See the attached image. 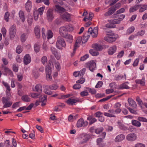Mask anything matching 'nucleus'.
I'll use <instances>...</instances> for the list:
<instances>
[{"label": "nucleus", "instance_id": "obj_5", "mask_svg": "<svg viewBox=\"0 0 147 147\" xmlns=\"http://www.w3.org/2000/svg\"><path fill=\"white\" fill-rule=\"evenodd\" d=\"M16 31V26L13 25L11 26L9 30V37L11 40L13 39L15 37Z\"/></svg>", "mask_w": 147, "mask_h": 147}, {"label": "nucleus", "instance_id": "obj_32", "mask_svg": "<svg viewBox=\"0 0 147 147\" xmlns=\"http://www.w3.org/2000/svg\"><path fill=\"white\" fill-rule=\"evenodd\" d=\"M55 7L56 9H57V11L60 13H62L63 12H65V9L64 8L60 6L56 5H55Z\"/></svg>", "mask_w": 147, "mask_h": 147}, {"label": "nucleus", "instance_id": "obj_16", "mask_svg": "<svg viewBox=\"0 0 147 147\" xmlns=\"http://www.w3.org/2000/svg\"><path fill=\"white\" fill-rule=\"evenodd\" d=\"M39 101L42 102L41 105L44 106L46 105L47 100V96L46 95H41L39 98Z\"/></svg>", "mask_w": 147, "mask_h": 147}, {"label": "nucleus", "instance_id": "obj_35", "mask_svg": "<svg viewBox=\"0 0 147 147\" xmlns=\"http://www.w3.org/2000/svg\"><path fill=\"white\" fill-rule=\"evenodd\" d=\"M94 47L97 51H101L103 49V47L100 45L95 44L94 46Z\"/></svg>", "mask_w": 147, "mask_h": 147}, {"label": "nucleus", "instance_id": "obj_10", "mask_svg": "<svg viewBox=\"0 0 147 147\" xmlns=\"http://www.w3.org/2000/svg\"><path fill=\"white\" fill-rule=\"evenodd\" d=\"M79 98H69L66 102L68 105H73L74 104L79 101Z\"/></svg>", "mask_w": 147, "mask_h": 147}, {"label": "nucleus", "instance_id": "obj_47", "mask_svg": "<svg viewBox=\"0 0 147 147\" xmlns=\"http://www.w3.org/2000/svg\"><path fill=\"white\" fill-rule=\"evenodd\" d=\"M39 13H38V10H34V19L35 20H37L38 17V14Z\"/></svg>", "mask_w": 147, "mask_h": 147}, {"label": "nucleus", "instance_id": "obj_38", "mask_svg": "<svg viewBox=\"0 0 147 147\" xmlns=\"http://www.w3.org/2000/svg\"><path fill=\"white\" fill-rule=\"evenodd\" d=\"M32 75L35 78H37L39 76V74L37 70L36 69H34L32 71Z\"/></svg>", "mask_w": 147, "mask_h": 147}, {"label": "nucleus", "instance_id": "obj_44", "mask_svg": "<svg viewBox=\"0 0 147 147\" xmlns=\"http://www.w3.org/2000/svg\"><path fill=\"white\" fill-rule=\"evenodd\" d=\"M136 100L138 104L142 108V105H143V103H142V100L140 99L139 97L137 96L136 97Z\"/></svg>", "mask_w": 147, "mask_h": 147}, {"label": "nucleus", "instance_id": "obj_48", "mask_svg": "<svg viewBox=\"0 0 147 147\" xmlns=\"http://www.w3.org/2000/svg\"><path fill=\"white\" fill-rule=\"evenodd\" d=\"M23 49L20 45H18L16 49V52L18 54H20L22 51Z\"/></svg>", "mask_w": 147, "mask_h": 147}, {"label": "nucleus", "instance_id": "obj_58", "mask_svg": "<svg viewBox=\"0 0 147 147\" xmlns=\"http://www.w3.org/2000/svg\"><path fill=\"white\" fill-rule=\"evenodd\" d=\"M45 7H42L38 9V13L40 15H42L43 13V11L45 9Z\"/></svg>", "mask_w": 147, "mask_h": 147}, {"label": "nucleus", "instance_id": "obj_2", "mask_svg": "<svg viewBox=\"0 0 147 147\" xmlns=\"http://www.w3.org/2000/svg\"><path fill=\"white\" fill-rule=\"evenodd\" d=\"M121 5L120 3H118L115 5V7H112L109 8L108 11L105 12L104 14V16L107 17L111 15L116 11V9L115 8L117 9L121 7Z\"/></svg>", "mask_w": 147, "mask_h": 147}, {"label": "nucleus", "instance_id": "obj_56", "mask_svg": "<svg viewBox=\"0 0 147 147\" xmlns=\"http://www.w3.org/2000/svg\"><path fill=\"white\" fill-rule=\"evenodd\" d=\"M103 130V128L102 127H100L99 128H97L95 130V132L98 134H100Z\"/></svg>", "mask_w": 147, "mask_h": 147}, {"label": "nucleus", "instance_id": "obj_28", "mask_svg": "<svg viewBox=\"0 0 147 147\" xmlns=\"http://www.w3.org/2000/svg\"><path fill=\"white\" fill-rule=\"evenodd\" d=\"M119 127L121 129L123 130H126L128 129V127L125 126L123 124H122L119 121L117 122Z\"/></svg>", "mask_w": 147, "mask_h": 147}, {"label": "nucleus", "instance_id": "obj_6", "mask_svg": "<svg viewBox=\"0 0 147 147\" xmlns=\"http://www.w3.org/2000/svg\"><path fill=\"white\" fill-rule=\"evenodd\" d=\"M88 34H91L93 37H96L98 34V29L96 27L94 28L93 29L91 27L86 32Z\"/></svg>", "mask_w": 147, "mask_h": 147}, {"label": "nucleus", "instance_id": "obj_31", "mask_svg": "<svg viewBox=\"0 0 147 147\" xmlns=\"http://www.w3.org/2000/svg\"><path fill=\"white\" fill-rule=\"evenodd\" d=\"M114 19V20H109L108 21L112 24H119L120 23V20L117 18Z\"/></svg>", "mask_w": 147, "mask_h": 147}, {"label": "nucleus", "instance_id": "obj_1", "mask_svg": "<svg viewBox=\"0 0 147 147\" xmlns=\"http://www.w3.org/2000/svg\"><path fill=\"white\" fill-rule=\"evenodd\" d=\"M66 44L64 39L61 36H58L56 44V47L58 49L62 50V47L65 48L66 47Z\"/></svg>", "mask_w": 147, "mask_h": 147}, {"label": "nucleus", "instance_id": "obj_14", "mask_svg": "<svg viewBox=\"0 0 147 147\" xmlns=\"http://www.w3.org/2000/svg\"><path fill=\"white\" fill-rule=\"evenodd\" d=\"M125 138V136L123 134H121L117 136L115 139L116 142H120L123 140Z\"/></svg>", "mask_w": 147, "mask_h": 147}, {"label": "nucleus", "instance_id": "obj_21", "mask_svg": "<svg viewBox=\"0 0 147 147\" xmlns=\"http://www.w3.org/2000/svg\"><path fill=\"white\" fill-rule=\"evenodd\" d=\"M128 102L130 106L134 107H137V105L136 102L131 98H129L128 100Z\"/></svg>", "mask_w": 147, "mask_h": 147}, {"label": "nucleus", "instance_id": "obj_17", "mask_svg": "<svg viewBox=\"0 0 147 147\" xmlns=\"http://www.w3.org/2000/svg\"><path fill=\"white\" fill-rule=\"evenodd\" d=\"M34 32L37 38H38L40 36V28L38 26H36L34 28Z\"/></svg>", "mask_w": 147, "mask_h": 147}, {"label": "nucleus", "instance_id": "obj_39", "mask_svg": "<svg viewBox=\"0 0 147 147\" xmlns=\"http://www.w3.org/2000/svg\"><path fill=\"white\" fill-rule=\"evenodd\" d=\"M27 36L28 35L27 34L25 33L23 34L21 36L20 39L21 41L22 42H24L26 41Z\"/></svg>", "mask_w": 147, "mask_h": 147}, {"label": "nucleus", "instance_id": "obj_23", "mask_svg": "<svg viewBox=\"0 0 147 147\" xmlns=\"http://www.w3.org/2000/svg\"><path fill=\"white\" fill-rule=\"evenodd\" d=\"M90 37V35L89 34H88L87 33H85L83 35V37L82 38V42L85 43L87 42V40H88Z\"/></svg>", "mask_w": 147, "mask_h": 147}, {"label": "nucleus", "instance_id": "obj_20", "mask_svg": "<svg viewBox=\"0 0 147 147\" xmlns=\"http://www.w3.org/2000/svg\"><path fill=\"white\" fill-rule=\"evenodd\" d=\"M116 49V47L114 45L110 47L108 50V53L109 55H112L114 53Z\"/></svg>", "mask_w": 147, "mask_h": 147}, {"label": "nucleus", "instance_id": "obj_12", "mask_svg": "<svg viewBox=\"0 0 147 147\" xmlns=\"http://www.w3.org/2000/svg\"><path fill=\"white\" fill-rule=\"evenodd\" d=\"M31 61V59L29 54H26L24 57L23 62L24 64L27 65Z\"/></svg>", "mask_w": 147, "mask_h": 147}, {"label": "nucleus", "instance_id": "obj_18", "mask_svg": "<svg viewBox=\"0 0 147 147\" xmlns=\"http://www.w3.org/2000/svg\"><path fill=\"white\" fill-rule=\"evenodd\" d=\"M63 37L65 39L67 42L70 43L72 42L73 40V37L71 35L69 34H67Z\"/></svg>", "mask_w": 147, "mask_h": 147}, {"label": "nucleus", "instance_id": "obj_9", "mask_svg": "<svg viewBox=\"0 0 147 147\" xmlns=\"http://www.w3.org/2000/svg\"><path fill=\"white\" fill-rule=\"evenodd\" d=\"M54 18L52 10L51 9H48L47 13V19L49 21L51 22L53 19Z\"/></svg>", "mask_w": 147, "mask_h": 147}, {"label": "nucleus", "instance_id": "obj_22", "mask_svg": "<svg viewBox=\"0 0 147 147\" xmlns=\"http://www.w3.org/2000/svg\"><path fill=\"white\" fill-rule=\"evenodd\" d=\"M26 10L28 11H30L32 7V3L30 1L28 0L25 5Z\"/></svg>", "mask_w": 147, "mask_h": 147}, {"label": "nucleus", "instance_id": "obj_8", "mask_svg": "<svg viewBox=\"0 0 147 147\" xmlns=\"http://www.w3.org/2000/svg\"><path fill=\"white\" fill-rule=\"evenodd\" d=\"M87 67L89 68V69L91 71L95 70L96 68V63L93 61H91L86 64Z\"/></svg>", "mask_w": 147, "mask_h": 147}, {"label": "nucleus", "instance_id": "obj_59", "mask_svg": "<svg viewBox=\"0 0 147 147\" xmlns=\"http://www.w3.org/2000/svg\"><path fill=\"white\" fill-rule=\"evenodd\" d=\"M89 52L93 56H96L99 54L98 52H95L94 50H90Z\"/></svg>", "mask_w": 147, "mask_h": 147}, {"label": "nucleus", "instance_id": "obj_24", "mask_svg": "<svg viewBox=\"0 0 147 147\" xmlns=\"http://www.w3.org/2000/svg\"><path fill=\"white\" fill-rule=\"evenodd\" d=\"M42 90L41 85L40 84H38L35 86V90H34V91H36L39 93H40L42 92Z\"/></svg>", "mask_w": 147, "mask_h": 147}, {"label": "nucleus", "instance_id": "obj_49", "mask_svg": "<svg viewBox=\"0 0 147 147\" xmlns=\"http://www.w3.org/2000/svg\"><path fill=\"white\" fill-rule=\"evenodd\" d=\"M134 29L135 28L134 26L130 27L127 30V32H126V34H129L133 32L134 30Z\"/></svg>", "mask_w": 147, "mask_h": 147}, {"label": "nucleus", "instance_id": "obj_62", "mask_svg": "<svg viewBox=\"0 0 147 147\" xmlns=\"http://www.w3.org/2000/svg\"><path fill=\"white\" fill-rule=\"evenodd\" d=\"M70 96L69 94H68L67 95L61 94L60 96H59L58 97V98L59 99H63L67 98Z\"/></svg>", "mask_w": 147, "mask_h": 147}, {"label": "nucleus", "instance_id": "obj_40", "mask_svg": "<svg viewBox=\"0 0 147 147\" xmlns=\"http://www.w3.org/2000/svg\"><path fill=\"white\" fill-rule=\"evenodd\" d=\"M58 87L57 84H54L48 86V88L51 90H56L58 88Z\"/></svg>", "mask_w": 147, "mask_h": 147}, {"label": "nucleus", "instance_id": "obj_29", "mask_svg": "<svg viewBox=\"0 0 147 147\" xmlns=\"http://www.w3.org/2000/svg\"><path fill=\"white\" fill-rule=\"evenodd\" d=\"M22 100L24 102H28L30 100V98L28 95H25L22 96L21 97Z\"/></svg>", "mask_w": 147, "mask_h": 147}, {"label": "nucleus", "instance_id": "obj_42", "mask_svg": "<svg viewBox=\"0 0 147 147\" xmlns=\"http://www.w3.org/2000/svg\"><path fill=\"white\" fill-rule=\"evenodd\" d=\"M36 2L37 3L43 2L45 5H47L49 4V0H36Z\"/></svg>", "mask_w": 147, "mask_h": 147}, {"label": "nucleus", "instance_id": "obj_55", "mask_svg": "<svg viewBox=\"0 0 147 147\" xmlns=\"http://www.w3.org/2000/svg\"><path fill=\"white\" fill-rule=\"evenodd\" d=\"M109 35L110 37H112L113 38H115L114 40H116V39L118 37V35L116 34L111 33L109 34Z\"/></svg>", "mask_w": 147, "mask_h": 147}, {"label": "nucleus", "instance_id": "obj_52", "mask_svg": "<svg viewBox=\"0 0 147 147\" xmlns=\"http://www.w3.org/2000/svg\"><path fill=\"white\" fill-rule=\"evenodd\" d=\"M80 95L82 97H84V96H87L88 95V92L86 90L81 92L80 93Z\"/></svg>", "mask_w": 147, "mask_h": 147}, {"label": "nucleus", "instance_id": "obj_25", "mask_svg": "<svg viewBox=\"0 0 147 147\" xmlns=\"http://www.w3.org/2000/svg\"><path fill=\"white\" fill-rule=\"evenodd\" d=\"M40 45L39 43H36L34 46V51L36 53H38L39 52L40 49Z\"/></svg>", "mask_w": 147, "mask_h": 147}, {"label": "nucleus", "instance_id": "obj_63", "mask_svg": "<svg viewBox=\"0 0 147 147\" xmlns=\"http://www.w3.org/2000/svg\"><path fill=\"white\" fill-rule=\"evenodd\" d=\"M121 105L120 103L117 102L115 104L114 106V108L116 109H121L120 107Z\"/></svg>", "mask_w": 147, "mask_h": 147}, {"label": "nucleus", "instance_id": "obj_26", "mask_svg": "<svg viewBox=\"0 0 147 147\" xmlns=\"http://www.w3.org/2000/svg\"><path fill=\"white\" fill-rule=\"evenodd\" d=\"M121 109H116L115 110H114L113 109H111L108 110V112L111 114H119L121 112Z\"/></svg>", "mask_w": 147, "mask_h": 147}, {"label": "nucleus", "instance_id": "obj_13", "mask_svg": "<svg viewBox=\"0 0 147 147\" xmlns=\"http://www.w3.org/2000/svg\"><path fill=\"white\" fill-rule=\"evenodd\" d=\"M67 31V29L64 26L61 27L59 28V33L60 35L63 37L67 34L66 32Z\"/></svg>", "mask_w": 147, "mask_h": 147}, {"label": "nucleus", "instance_id": "obj_3", "mask_svg": "<svg viewBox=\"0 0 147 147\" xmlns=\"http://www.w3.org/2000/svg\"><path fill=\"white\" fill-rule=\"evenodd\" d=\"M10 99L7 97H2L1 101L3 104V108H7L11 106L12 102L10 101Z\"/></svg>", "mask_w": 147, "mask_h": 147}, {"label": "nucleus", "instance_id": "obj_54", "mask_svg": "<svg viewBox=\"0 0 147 147\" xmlns=\"http://www.w3.org/2000/svg\"><path fill=\"white\" fill-rule=\"evenodd\" d=\"M87 89L88 90L89 92L91 94H94L96 93V91L95 89H91L89 88H87Z\"/></svg>", "mask_w": 147, "mask_h": 147}, {"label": "nucleus", "instance_id": "obj_41", "mask_svg": "<svg viewBox=\"0 0 147 147\" xmlns=\"http://www.w3.org/2000/svg\"><path fill=\"white\" fill-rule=\"evenodd\" d=\"M97 144L99 147H102V138H99L97 140Z\"/></svg>", "mask_w": 147, "mask_h": 147}, {"label": "nucleus", "instance_id": "obj_51", "mask_svg": "<svg viewBox=\"0 0 147 147\" xmlns=\"http://www.w3.org/2000/svg\"><path fill=\"white\" fill-rule=\"evenodd\" d=\"M9 13L8 12H6L5 14L4 19L7 22H8L9 21Z\"/></svg>", "mask_w": 147, "mask_h": 147}, {"label": "nucleus", "instance_id": "obj_45", "mask_svg": "<svg viewBox=\"0 0 147 147\" xmlns=\"http://www.w3.org/2000/svg\"><path fill=\"white\" fill-rule=\"evenodd\" d=\"M3 84L4 86L6 88V91H11V88L10 87V86L9 85V84L7 82H3Z\"/></svg>", "mask_w": 147, "mask_h": 147}, {"label": "nucleus", "instance_id": "obj_4", "mask_svg": "<svg viewBox=\"0 0 147 147\" xmlns=\"http://www.w3.org/2000/svg\"><path fill=\"white\" fill-rule=\"evenodd\" d=\"M90 138V135L88 134H81L79 137L80 140L79 144H83L86 142Z\"/></svg>", "mask_w": 147, "mask_h": 147}, {"label": "nucleus", "instance_id": "obj_30", "mask_svg": "<svg viewBox=\"0 0 147 147\" xmlns=\"http://www.w3.org/2000/svg\"><path fill=\"white\" fill-rule=\"evenodd\" d=\"M114 38H112V37L109 36L105 37L104 38V39L105 40L109 42L112 43L115 40H114Z\"/></svg>", "mask_w": 147, "mask_h": 147}, {"label": "nucleus", "instance_id": "obj_19", "mask_svg": "<svg viewBox=\"0 0 147 147\" xmlns=\"http://www.w3.org/2000/svg\"><path fill=\"white\" fill-rule=\"evenodd\" d=\"M62 18L65 20L69 21L70 20V16L68 13H65L62 15Z\"/></svg>", "mask_w": 147, "mask_h": 147}, {"label": "nucleus", "instance_id": "obj_7", "mask_svg": "<svg viewBox=\"0 0 147 147\" xmlns=\"http://www.w3.org/2000/svg\"><path fill=\"white\" fill-rule=\"evenodd\" d=\"M88 124V122L87 121H84L83 119L80 118L78 121L76 125L78 127H86Z\"/></svg>", "mask_w": 147, "mask_h": 147}, {"label": "nucleus", "instance_id": "obj_27", "mask_svg": "<svg viewBox=\"0 0 147 147\" xmlns=\"http://www.w3.org/2000/svg\"><path fill=\"white\" fill-rule=\"evenodd\" d=\"M131 123L134 126L137 127H140L141 125L140 122L135 120H132Z\"/></svg>", "mask_w": 147, "mask_h": 147}, {"label": "nucleus", "instance_id": "obj_57", "mask_svg": "<svg viewBox=\"0 0 147 147\" xmlns=\"http://www.w3.org/2000/svg\"><path fill=\"white\" fill-rule=\"evenodd\" d=\"M33 20L32 17L31 16H29L27 19V22L30 26L31 25Z\"/></svg>", "mask_w": 147, "mask_h": 147}, {"label": "nucleus", "instance_id": "obj_33", "mask_svg": "<svg viewBox=\"0 0 147 147\" xmlns=\"http://www.w3.org/2000/svg\"><path fill=\"white\" fill-rule=\"evenodd\" d=\"M125 15L123 14L117 15L113 17L114 18L118 19L120 21L122 20L125 17Z\"/></svg>", "mask_w": 147, "mask_h": 147}, {"label": "nucleus", "instance_id": "obj_50", "mask_svg": "<svg viewBox=\"0 0 147 147\" xmlns=\"http://www.w3.org/2000/svg\"><path fill=\"white\" fill-rule=\"evenodd\" d=\"M147 9V4L143 5L140 9H139V11L140 12H142L144 11L145 10Z\"/></svg>", "mask_w": 147, "mask_h": 147}, {"label": "nucleus", "instance_id": "obj_61", "mask_svg": "<svg viewBox=\"0 0 147 147\" xmlns=\"http://www.w3.org/2000/svg\"><path fill=\"white\" fill-rule=\"evenodd\" d=\"M104 115L106 116L109 117H115V116L113 114H112L111 113H108L105 112L104 114Z\"/></svg>", "mask_w": 147, "mask_h": 147}, {"label": "nucleus", "instance_id": "obj_36", "mask_svg": "<svg viewBox=\"0 0 147 147\" xmlns=\"http://www.w3.org/2000/svg\"><path fill=\"white\" fill-rule=\"evenodd\" d=\"M19 17L22 22H24L25 21V18L23 11H20L19 13Z\"/></svg>", "mask_w": 147, "mask_h": 147}, {"label": "nucleus", "instance_id": "obj_60", "mask_svg": "<svg viewBox=\"0 0 147 147\" xmlns=\"http://www.w3.org/2000/svg\"><path fill=\"white\" fill-rule=\"evenodd\" d=\"M45 71L46 73H51V69L50 66L49 65L46 67Z\"/></svg>", "mask_w": 147, "mask_h": 147}, {"label": "nucleus", "instance_id": "obj_64", "mask_svg": "<svg viewBox=\"0 0 147 147\" xmlns=\"http://www.w3.org/2000/svg\"><path fill=\"white\" fill-rule=\"evenodd\" d=\"M103 84V82L100 81L98 82L97 84L95 86V88H99L101 87Z\"/></svg>", "mask_w": 147, "mask_h": 147}, {"label": "nucleus", "instance_id": "obj_53", "mask_svg": "<svg viewBox=\"0 0 147 147\" xmlns=\"http://www.w3.org/2000/svg\"><path fill=\"white\" fill-rule=\"evenodd\" d=\"M138 120L140 121L147 122V119L142 117H139L138 118Z\"/></svg>", "mask_w": 147, "mask_h": 147}, {"label": "nucleus", "instance_id": "obj_15", "mask_svg": "<svg viewBox=\"0 0 147 147\" xmlns=\"http://www.w3.org/2000/svg\"><path fill=\"white\" fill-rule=\"evenodd\" d=\"M135 82L137 84H140L142 86H144L145 85V80L144 77L142 79H137L135 80Z\"/></svg>", "mask_w": 147, "mask_h": 147}, {"label": "nucleus", "instance_id": "obj_46", "mask_svg": "<svg viewBox=\"0 0 147 147\" xmlns=\"http://www.w3.org/2000/svg\"><path fill=\"white\" fill-rule=\"evenodd\" d=\"M48 88H48V86L46 87L44 90V92L46 94L50 95L52 94V92L49 90Z\"/></svg>", "mask_w": 147, "mask_h": 147}, {"label": "nucleus", "instance_id": "obj_34", "mask_svg": "<svg viewBox=\"0 0 147 147\" xmlns=\"http://www.w3.org/2000/svg\"><path fill=\"white\" fill-rule=\"evenodd\" d=\"M126 83H128V82H126L121 85L119 87L121 89H129V87L126 84Z\"/></svg>", "mask_w": 147, "mask_h": 147}, {"label": "nucleus", "instance_id": "obj_37", "mask_svg": "<svg viewBox=\"0 0 147 147\" xmlns=\"http://www.w3.org/2000/svg\"><path fill=\"white\" fill-rule=\"evenodd\" d=\"M141 6V5H136L134 6L131 7L129 9L130 12H133L137 10L139 8V7Z\"/></svg>", "mask_w": 147, "mask_h": 147}, {"label": "nucleus", "instance_id": "obj_43", "mask_svg": "<svg viewBox=\"0 0 147 147\" xmlns=\"http://www.w3.org/2000/svg\"><path fill=\"white\" fill-rule=\"evenodd\" d=\"M53 36V33L50 30L48 31L47 33V38L48 39L51 38Z\"/></svg>", "mask_w": 147, "mask_h": 147}, {"label": "nucleus", "instance_id": "obj_11", "mask_svg": "<svg viewBox=\"0 0 147 147\" xmlns=\"http://www.w3.org/2000/svg\"><path fill=\"white\" fill-rule=\"evenodd\" d=\"M126 138L129 141L132 142L136 140L137 138V136L134 133H130L127 135Z\"/></svg>", "mask_w": 147, "mask_h": 147}]
</instances>
